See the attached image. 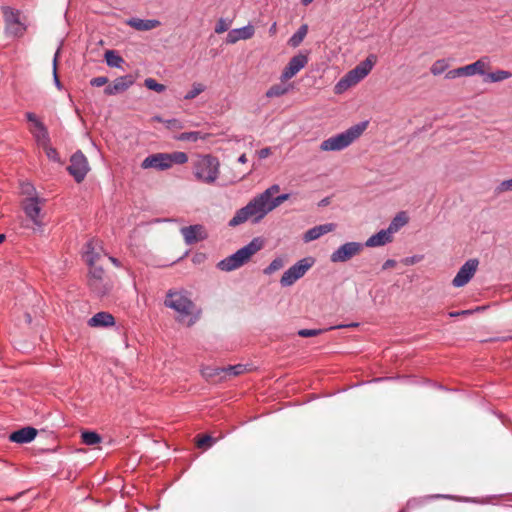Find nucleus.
I'll return each mask as SVG.
<instances>
[{
  "label": "nucleus",
  "instance_id": "20e7f679",
  "mask_svg": "<svg viewBox=\"0 0 512 512\" xmlns=\"http://www.w3.org/2000/svg\"><path fill=\"white\" fill-rule=\"evenodd\" d=\"M315 259L313 257H304L287 269L281 279L280 284L282 287H289L297 280L302 278L306 272L314 265Z\"/></svg>",
  "mask_w": 512,
  "mask_h": 512
},
{
  "label": "nucleus",
  "instance_id": "13d9d810",
  "mask_svg": "<svg viewBox=\"0 0 512 512\" xmlns=\"http://www.w3.org/2000/svg\"><path fill=\"white\" fill-rule=\"evenodd\" d=\"M358 323H350V324H339L333 327H330L329 329H342V328H350V327H357Z\"/></svg>",
  "mask_w": 512,
  "mask_h": 512
},
{
  "label": "nucleus",
  "instance_id": "a19ab883",
  "mask_svg": "<svg viewBox=\"0 0 512 512\" xmlns=\"http://www.w3.org/2000/svg\"><path fill=\"white\" fill-rule=\"evenodd\" d=\"M353 82L347 74L344 75L335 85V92L337 94L344 92L349 87L353 86Z\"/></svg>",
  "mask_w": 512,
  "mask_h": 512
},
{
  "label": "nucleus",
  "instance_id": "603ef678",
  "mask_svg": "<svg viewBox=\"0 0 512 512\" xmlns=\"http://www.w3.org/2000/svg\"><path fill=\"white\" fill-rule=\"evenodd\" d=\"M497 192L512 191V178L502 181L497 186Z\"/></svg>",
  "mask_w": 512,
  "mask_h": 512
},
{
  "label": "nucleus",
  "instance_id": "ddd939ff",
  "mask_svg": "<svg viewBox=\"0 0 512 512\" xmlns=\"http://www.w3.org/2000/svg\"><path fill=\"white\" fill-rule=\"evenodd\" d=\"M307 63V54L299 52L298 54L294 55L292 58H290L287 65L284 67L280 76V80L283 82L293 78L301 69L306 66Z\"/></svg>",
  "mask_w": 512,
  "mask_h": 512
},
{
  "label": "nucleus",
  "instance_id": "ea45409f",
  "mask_svg": "<svg viewBox=\"0 0 512 512\" xmlns=\"http://www.w3.org/2000/svg\"><path fill=\"white\" fill-rule=\"evenodd\" d=\"M206 89L202 83H193L192 89L184 95V100H192Z\"/></svg>",
  "mask_w": 512,
  "mask_h": 512
},
{
  "label": "nucleus",
  "instance_id": "a18cd8bd",
  "mask_svg": "<svg viewBox=\"0 0 512 512\" xmlns=\"http://www.w3.org/2000/svg\"><path fill=\"white\" fill-rule=\"evenodd\" d=\"M45 152H46V156L48 157L49 160H51L55 163L61 162L59 153L54 147H51V146L45 147Z\"/></svg>",
  "mask_w": 512,
  "mask_h": 512
},
{
  "label": "nucleus",
  "instance_id": "f03ea898",
  "mask_svg": "<svg viewBox=\"0 0 512 512\" xmlns=\"http://www.w3.org/2000/svg\"><path fill=\"white\" fill-rule=\"evenodd\" d=\"M369 122L367 120L361 121L346 131L336 134L321 143L320 148L323 151H340L348 147L354 140L366 130Z\"/></svg>",
  "mask_w": 512,
  "mask_h": 512
},
{
  "label": "nucleus",
  "instance_id": "9b49d317",
  "mask_svg": "<svg viewBox=\"0 0 512 512\" xmlns=\"http://www.w3.org/2000/svg\"><path fill=\"white\" fill-rule=\"evenodd\" d=\"M479 265L477 258L468 259L458 270L452 280V285L456 288L465 286L475 275Z\"/></svg>",
  "mask_w": 512,
  "mask_h": 512
},
{
  "label": "nucleus",
  "instance_id": "e433bc0d",
  "mask_svg": "<svg viewBox=\"0 0 512 512\" xmlns=\"http://www.w3.org/2000/svg\"><path fill=\"white\" fill-rule=\"evenodd\" d=\"M285 265V259L283 257H276L271 261V263L264 269V274L270 275L281 268H283Z\"/></svg>",
  "mask_w": 512,
  "mask_h": 512
},
{
  "label": "nucleus",
  "instance_id": "c85d7f7f",
  "mask_svg": "<svg viewBox=\"0 0 512 512\" xmlns=\"http://www.w3.org/2000/svg\"><path fill=\"white\" fill-rule=\"evenodd\" d=\"M307 32H308V25L307 24L301 25L298 28V30L289 38L288 44L293 48L298 47L302 43L305 36L307 35Z\"/></svg>",
  "mask_w": 512,
  "mask_h": 512
},
{
  "label": "nucleus",
  "instance_id": "6e6d98bb",
  "mask_svg": "<svg viewBox=\"0 0 512 512\" xmlns=\"http://www.w3.org/2000/svg\"><path fill=\"white\" fill-rule=\"evenodd\" d=\"M34 136H35L37 143L40 145H43V146L46 145L50 141V139L48 141L44 140L41 130H38V133L34 134Z\"/></svg>",
  "mask_w": 512,
  "mask_h": 512
},
{
  "label": "nucleus",
  "instance_id": "5fc2aeb1",
  "mask_svg": "<svg viewBox=\"0 0 512 512\" xmlns=\"http://www.w3.org/2000/svg\"><path fill=\"white\" fill-rule=\"evenodd\" d=\"M271 154V148L265 147L257 151L259 159H265Z\"/></svg>",
  "mask_w": 512,
  "mask_h": 512
},
{
  "label": "nucleus",
  "instance_id": "1a4fd4ad",
  "mask_svg": "<svg viewBox=\"0 0 512 512\" xmlns=\"http://www.w3.org/2000/svg\"><path fill=\"white\" fill-rule=\"evenodd\" d=\"M261 212L256 207L255 203L251 200L246 206L238 209L235 215L228 222L229 227H236L248 219H252V223H258L262 218H259Z\"/></svg>",
  "mask_w": 512,
  "mask_h": 512
},
{
  "label": "nucleus",
  "instance_id": "bb28decb",
  "mask_svg": "<svg viewBox=\"0 0 512 512\" xmlns=\"http://www.w3.org/2000/svg\"><path fill=\"white\" fill-rule=\"evenodd\" d=\"M485 63L480 59L471 64L461 67V71L464 76H473L475 74L485 75L484 72Z\"/></svg>",
  "mask_w": 512,
  "mask_h": 512
},
{
  "label": "nucleus",
  "instance_id": "de8ad7c7",
  "mask_svg": "<svg viewBox=\"0 0 512 512\" xmlns=\"http://www.w3.org/2000/svg\"><path fill=\"white\" fill-rule=\"evenodd\" d=\"M483 309H484L483 307H479L478 306L475 309H468V310H461V311H452V312H449L448 315H449V317L455 318V317L462 316V315H471L474 312L481 311Z\"/></svg>",
  "mask_w": 512,
  "mask_h": 512
},
{
  "label": "nucleus",
  "instance_id": "a878e982",
  "mask_svg": "<svg viewBox=\"0 0 512 512\" xmlns=\"http://www.w3.org/2000/svg\"><path fill=\"white\" fill-rule=\"evenodd\" d=\"M104 60L107 66L111 68H122L125 63L124 58L118 53V51L110 49L104 53Z\"/></svg>",
  "mask_w": 512,
  "mask_h": 512
},
{
  "label": "nucleus",
  "instance_id": "5701e85b",
  "mask_svg": "<svg viewBox=\"0 0 512 512\" xmlns=\"http://www.w3.org/2000/svg\"><path fill=\"white\" fill-rule=\"evenodd\" d=\"M392 241V235L387 229H382L370 236L363 244L366 247H379Z\"/></svg>",
  "mask_w": 512,
  "mask_h": 512
},
{
  "label": "nucleus",
  "instance_id": "774afa93",
  "mask_svg": "<svg viewBox=\"0 0 512 512\" xmlns=\"http://www.w3.org/2000/svg\"><path fill=\"white\" fill-rule=\"evenodd\" d=\"M6 239V235L5 234H0V244L3 243Z\"/></svg>",
  "mask_w": 512,
  "mask_h": 512
},
{
  "label": "nucleus",
  "instance_id": "6ab92c4d",
  "mask_svg": "<svg viewBox=\"0 0 512 512\" xmlns=\"http://www.w3.org/2000/svg\"><path fill=\"white\" fill-rule=\"evenodd\" d=\"M274 195L272 192L267 188L264 192H262L260 195L254 197L252 201L255 203L256 207L261 212V215L259 218H264L269 212H271L270 205L271 202L274 200Z\"/></svg>",
  "mask_w": 512,
  "mask_h": 512
},
{
  "label": "nucleus",
  "instance_id": "7ed1b4c3",
  "mask_svg": "<svg viewBox=\"0 0 512 512\" xmlns=\"http://www.w3.org/2000/svg\"><path fill=\"white\" fill-rule=\"evenodd\" d=\"M193 173L198 181L203 183H214L219 175V161L212 155L200 156L193 166Z\"/></svg>",
  "mask_w": 512,
  "mask_h": 512
},
{
  "label": "nucleus",
  "instance_id": "c03bdc74",
  "mask_svg": "<svg viewBox=\"0 0 512 512\" xmlns=\"http://www.w3.org/2000/svg\"><path fill=\"white\" fill-rule=\"evenodd\" d=\"M323 329H300L297 334L300 337L308 338V337H315L323 333Z\"/></svg>",
  "mask_w": 512,
  "mask_h": 512
},
{
  "label": "nucleus",
  "instance_id": "2f4dec72",
  "mask_svg": "<svg viewBox=\"0 0 512 512\" xmlns=\"http://www.w3.org/2000/svg\"><path fill=\"white\" fill-rule=\"evenodd\" d=\"M245 371H246V365L236 364V365H230L225 368H218V369H216V374L223 372L229 376H238V375L243 374Z\"/></svg>",
  "mask_w": 512,
  "mask_h": 512
},
{
  "label": "nucleus",
  "instance_id": "cd10ccee",
  "mask_svg": "<svg viewBox=\"0 0 512 512\" xmlns=\"http://www.w3.org/2000/svg\"><path fill=\"white\" fill-rule=\"evenodd\" d=\"M408 222V217L406 213L401 211L399 212L390 222L388 228H386L391 235L398 230H400L403 226H405Z\"/></svg>",
  "mask_w": 512,
  "mask_h": 512
},
{
  "label": "nucleus",
  "instance_id": "f704fd0d",
  "mask_svg": "<svg viewBox=\"0 0 512 512\" xmlns=\"http://www.w3.org/2000/svg\"><path fill=\"white\" fill-rule=\"evenodd\" d=\"M98 258H99V254L97 252H95V249H94V246H93V242L92 241H88L86 243V251H85L86 263L89 266H93Z\"/></svg>",
  "mask_w": 512,
  "mask_h": 512
},
{
  "label": "nucleus",
  "instance_id": "dca6fc26",
  "mask_svg": "<svg viewBox=\"0 0 512 512\" xmlns=\"http://www.w3.org/2000/svg\"><path fill=\"white\" fill-rule=\"evenodd\" d=\"M135 83V77L132 74H126L114 79L112 84L104 88V94L107 96L117 95L127 91Z\"/></svg>",
  "mask_w": 512,
  "mask_h": 512
},
{
  "label": "nucleus",
  "instance_id": "72a5a7b5",
  "mask_svg": "<svg viewBox=\"0 0 512 512\" xmlns=\"http://www.w3.org/2000/svg\"><path fill=\"white\" fill-rule=\"evenodd\" d=\"M60 53H61V46L58 47V49L56 50L55 54H54V57H53V63H52V66H53V82L56 86V88L58 90H61L62 89V83L59 79V76H58V60H59V57H60Z\"/></svg>",
  "mask_w": 512,
  "mask_h": 512
},
{
  "label": "nucleus",
  "instance_id": "7c9ffc66",
  "mask_svg": "<svg viewBox=\"0 0 512 512\" xmlns=\"http://www.w3.org/2000/svg\"><path fill=\"white\" fill-rule=\"evenodd\" d=\"M81 440L88 446L99 444L102 440L99 433L90 430H84L81 433Z\"/></svg>",
  "mask_w": 512,
  "mask_h": 512
},
{
  "label": "nucleus",
  "instance_id": "3c124183",
  "mask_svg": "<svg viewBox=\"0 0 512 512\" xmlns=\"http://www.w3.org/2000/svg\"><path fill=\"white\" fill-rule=\"evenodd\" d=\"M446 66L444 65L443 61H437L435 62L431 67V72L434 75H440L444 72Z\"/></svg>",
  "mask_w": 512,
  "mask_h": 512
},
{
  "label": "nucleus",
  "instance_id": "473e14b6",
  "mask_svg": "<svg viewBox=\"0 0 512 512\" xmlns=\"http://www.w3.org/2000/svg\"><path fill=\"white\" fill-rule=\"evenodd\" d=\"M26 119L27 121L31 122L34 124V126L38 129V130H41L42 131V136L44 137V140L45 141H48L49 140V134H48V131H47V128L46 126L37 118V116L33 113V112H27L26 113Z\"/></svg>",
  "mask_w": 512,
  "mask_h": 512
},
{
  "label": "nucleus",
  "instance_id": "412c9836",
  "mask_svg": "<svg viewBox=\"0 0 512 512\" xmlns=\"http://www.w3.org/2000/svg\"><path fill=\"white\" fill-rule=\"evenodd\" d=\"M336 224L334 223H326L318 226H314L307 230L303 236V240L305 242H311L318 238H320L322 235L327 234L329 232H332L335 230Z\"/></svg>",
  "mask_w": 512,
  "mask_h": 512
},
{
  "label": "nucleus",
  "instance_id": "c9c22d12",
  "mask_svg": "<svg viewBox=\"0 0 512 512\" xmlns=\"http://www.w3.org/2000/svg\"><path fill=\"white\" fill-rule=\"evenodd\" d=\"M511 76V73L506 70H497L494 72H490L486 74L485 81L490 82H500L508 79Z\"/></svg>",
  "mask_w": 512,
  "mask_h": 512
},
{
  "label": "nucleus",
  "instance_id": "f257e3e1",
  "mask_svg": "<svg viewBox=\"0 0 512 512\" xmlns=\"http://www.w3.org/2000/svg\"><path fill=\"white\" fill-rule=\"evenodd\" d=\"M264 241L260 237L253 238L248 244L233 254L219 261L216 267L225 272H231L246 264L251 257L263 248Z\"/></svg>",
  "mask_w": 512,
  "mask_h": 512
},
{
  "label": "nucleus",
  "instance_id": "2eb2a0df",
  "mask_svg": "<svg viewBox=\"0 0 512 512\" xmlns=\"http://www.w3.org/2000/svg\"><path fill=\"white\" fill-rule=\"evenodd\" d=\"M180 232L187 245L196 244L200 241L205 240L208 237V234L204 226L201 224L184 226L180 229Z\"/></svg>",
  "mask_w": 512,
  "mask_h": 512
},
{
  "label": "nucleus",
  "instance_id": "09e8293b",
  "mask_svg": "<svg viewBox=\"0 0 512 512\" xmlns=\"http://www.w3.org/2000/svg\"><path fill=\"white\" fill-rule=\"evenodd\" d=\"M228 28L229 23L224 18H220L216 23L215 32L218 34L224 33L228 30Z\"/></svg>",
  "mask_w": 512,
  "mask_h": 512
},
{
  "label": "nucleus",
  "instance_id": "79ce46f5",
  "mask_svg": "<svg viewBox=\"0 0 512 512\" xmlns=\"http://www.w3.org/2000/svg\"><path fill=\"white\" fill-rule=\"evenodd\" d=\"M201 138V132L199 131L183 132L177 137L178 140L187 142H196Z\"/></svg>",
  "mask_w": 512,
  "mask_h": 512
},
{
  "label": "nucleus",
  "instance_id": "bf43d9fd",
  "mask_svg": "<svg viewBox=\"0 0 512 512\" xmlns=\"http://www.w3.org/2000/svg\"><path fill=\"white\" fill-rule=\"evenodd\" d=\"M268 189H269V190L272 192V194L274 195V194H276L277 192H279L280 187H279V185H278V184H273V185H271Z\"/></svg>",
  "mask_w": 512,
  "mask_h": 512
},
{
  "label": "nucleus",
  "instance_id": "aec40b11",
  "mask_svg": "<svg viewBox=\"0 0 512 512\" xmlns=\"http://www.w3.org/2000/svg\"><path fill=\"white\" fill-rule=\"evenodd\" d=\"M114 324H115L114 316L111 313L105 312V311L97 312L88 320V325L90 327H96V328L111 327Z\"/></svg>",
  "mask_w": 512,
  "mask_h": 512
},
{
  "label": "nucleus",
  "instance_id": "338daca9",
  "mask_svg": "<svg viewBox=\"0 0 512 512\" xmlns=\"http://www.w3.org/2000/svg\"><path fill=\"white\" fill-rule=\"evenodd\" d=\"M460 500L465 501V502H476V500L472 499V498H460Z\"/></svg>",
  "mask_w": 512,
  "mask_h": 512
},
{
  "label": "nucleus",
  "instance_id": "9d476101",
  "mask_svg": "<svg viewBox=\"0 0 512 512\" xmlns=\"http://www.w3.org/2000/svg\"><path fill=\"white\" fill-rule=\"evenodd\" d=\"M363 247L364 245L360 242H346L339 246L334 252H332L330 255V260L333 263L347 262L355 255L359 254Z\"/></svg>",
  "mask_w": 512,
  "mask_h": 512
},
{
  "label": "nucleus",
  "instance_id": "e2e57ef3",
  "mask_svg": "<svg viewBox=\"0 0 512 512\" xmlns=\"http://www.w3.org/2000/svg\"><path fill=\"white\" fill-rule=\"evenodd\" d=\"M330 203V199L328 197L322 199L320 202H319V206H326Z\"/></svg>",
  "mask_w": 512,
  "mask_h": 512
},
{
  "label": "nucleus",
  "instance_id": "39448f33",
  "mask_svg": "<svg viewBox=\"0 0 512 512\" xmlns=\"http://www.w3.org/2000/svg\"><path fill=\"white\" fill-rule=\"evenodd\" d=\"M164 304L183 316L192 314L195 307L193 301L183 291H169Z\"/></svg>",
  "mask_w": 512,
  "mask_h": 512
},
{
  "label": "nucleus",
  "instance_id": "4c0bfd02",
  "mask_svg": "<svg viewBox=\"0 0 512 512\" xmlns=\"http://www.w3.org/2000/svg\"><path fill=\"white\" fill-rule=\"evenodd\" d=\"M169 155V162H170V168L173 164H185L188 161V156L185 152L182 151H175L172 153H168Z\"/></svg>",
  "mask_w": 512,
  "mask_h": 512
},
{
  "label": "nucleus",
  "instance_id": "f3484780",
  "mask_svg": "<svg viewBox=\"0 0 512 512\" xmlns=\"http://www.w3.org/2000/svg\"><path fill=\"white\" fill-rule=\"evenodd\" d=\"M143 169L154 168L164 171L170 168L168 153H155L147 156L141 163Z\"/></svg>",
  "mask_w": 512,
  "mask_h": 512
},
{
  "label": "nucleus",
  "instance_id": "423d86ee",
  "mask_svg": "<svg viewBox=\"0 0 512 512\" xmlns=\"http://www.w3.org/2000/svg\"><path fill=\"white\" fill-rule=\"evenodd\" d=\"M90 170L88 160L81 150H77L70 157V164L67 166L68 173L76 183H81Z\"/></svg>",
  "mask_w": 512,
  "mask_h": 512
},
{
  "label": "nucleus",
  "instance_id": "0e129e2a",
  "mask_svg": "<svg viewBox=\"0 0 512 512\" xmlns=\"http://www.w3.org/2000/svg\"><path fill=\"white\" fill-rule=\"evenodd\" d=\"M176 123H178L177 119H169V120H167V124H168L169 127L170 126L174 127L176 125Z\"/></svg>",
  "mask_w": 512,
  "mask_h": 512
},
{
  "label": "nucleus",
  "instance_id": "c756f323",
  "mask_svg": "<svg viewBox=\"0 0 512 512\" xmlns=\"http://www.w3.org/2000/svg\"><path fill=\"white\" fill-rule=\"evenodd\" d=\"M291 85L274 84L266 91L267 98L281 97L289 92Z\"/></svg>",
  "mask_w": 512,
  "mask_h": 512
},
{
  "label": "nucleus",
  "instance_id": "f8f14e48",
  "mask_svg": "<svg viewBox=\"0 0 512 512\" xmlns=\"http://www.w3.org/2000/svg\"><path fill=\"white\" fill-rule=\"evenodd\" d=\"M91 269L88 275V286L91 291L97 296H104L108 293V287L104 283V269L101 266H90Z\"/></svg>",
  "mask_w": 512,
  "mask_h": 512
},
{
  "label": "nucleus",
  "instance_id": "49530a36",
  "mask_svg": "<svg viewBox=\"0 0 512 512\" xmlns=\"http://www.w3.org/2000/svg\"><path fill=\"white\" fill-rule=\"evenodd\" d=\"M290 197L289 193H283L274 198V200L271 202L270 208L271 211L277 208L279 205L287 201Z\"/></svg>",
  "mask_w": 512,
  "mask_h": 512
},
{
  "label": "nucleus",
  "instance_id": "4be33fe9",
  "mask_svg": "<svg viewBox=\"0 0 512 512\" xmlns=\"http://www.w3.org/2000/svg\"><path fill=\"white\" fill-rule=\"evenodd\" d=\"M254 27L250 24L241 28L232 29L227 35V43H236L239 40H246L254 35Z\"/></svg>",
  "mask_w": 512,
  "mask_h": 512
},
{
  "label": "nucleus",
  "instance_id": "69168bd1",
  "mask_svg": "<svg viewBox=\"0 0 512 512\" xmlns=\"http://www.w3.org/2000/svg\"><path fill=\"white\" fill-rule=\"evenodd\" d=\"M30 190L35 192L34 186L31 184H27V187L25 188V192L28 193Z\"/></svg>",
  "mask_w": 512,
  "mask_h": 512
},
{
  "label": "nucleus",
  "instance_id": "864d4df0",
  "mask_svg": "<svg viewBox=\"0 0 512 512\" xmlns=\"http://www.w3.org/2000/svg\"><path fill=\"white\" fill-rule=\"evenodd\" d=\"M463 72L461 71V67L459 68H456V69H452V70H449L446 75H445V78L446 79H455V78H458V77H463Z\"/></svg>",
  "mask_w": 512,
  "mask_h": 512
},
{
  "label": "nucleus",
  "instance_id": "393cba45",
  "mask_svg": "<svg viewBox=\"0 0 512 512\" xmlns=\"http://www.w3.org/2000/svg\"><path fill=\"white\" fill-rule=\"evenodd\" d=\"M456 497L450 494H431L418 498H411L407 501V507L410 509L422 506L428 501L435 499H455Z\"/></svg>",
  "mask_w": 512,
  "mask_h": 512
},
{
  "label": "nucleus",
  "instance_id": "a211bd4d",
  "mask_svg": "<svg viewBox=\"0 0 512 512\" xmlns=\"http://www.w3.org/2000/svg\"><path fill=\"white\" fill-rule=\"evenodd\" d=\"M38 434L36 428L32 426H25L18 430L11 432L8 436L10 442L17 444H27L32 442Z\"/></svg>",
  "mask_w": 512,
  "mask_h": 512
},
{
  "label": "nucleus",
  "instance_id": "4d7b16f0",
  "mask_svg": "<svg viewBox=\"0 0 512 512\" xmlns=\"http://www.w3.org/2000/svg\"><path fill=\"white\" fill-rule=\"evenodd\" d=\"M396 265V261L393 260V259H388L384 262V264L382 265V269L383 270H387L389 268H392Z\"/></svg>",
  "mask_w": 512,
  "mask_h": 512
},
{
  "label": "nucleus",
  "instance_id": "b1692460",
  "mask_svg": "<svg viewBox=\"0 0 512 512\" xmlns=\"http://www.w3.org/2000/svg\"><path fill=\"white\" fill-rule=\"evenodd\" d=\"M126 24L138 31H149L158 27L160 21L156 19L130 18L126 21Z\"/></svg>",
  "mask_w": 512,
  "mask_h": 512
},
{
  "label": "nucleus",
  "instance_id": "052dcab7",
  "mask_svg": "<svg viewBox=\"0 0 512 512\" xmlns=\"http://www.w3.org/2000/svg\"><path fill=\"white\" fill-rule=\"evenodd\" d=\"M109 260L112 262V264H113L114 266H116V267H121V263H120V261H119L117 258H115V257H113V256H110V257H109Z\"/></svg>",
  "mask_w": 512,
  "mask_h": 512
},
{
  "label": "nucleus",
  "instance_id": "37998d69",
  "mask_svg": "<svg viewBox=\"0 0 512 512\" xmlns=\"http://www.w3.org/2000/svg\"><path fill=\"white\" fill-rule=\"evenodd\" d=\"M215 438H213L212 436L210 435H203L201 438H199V440L197 441V445L198 447L200 448H203V449H208L210 447L213 446V444L215 443Z\"/></svg>",
  "mask_w": 512,
  "mask_h": 512
},
{
  "label": "nucleus",
  "instance_id": "6e6552de",
  "mask_svg": "<svg viewBox=\"0 0 512 512\" xmlns=\"http://www.w3.org/2000/svg\"><path fill=\"white\" fill-rule=\"evenodd\" d=\"M44 200L37 195L25 198L21 207L26 215V217L33 222L35 226H37L38 230H41L43 227V223L41 221V203Z\"/></svg>",
  "mask_w": 512,
  "mask_h": 512
},
{
  "label": "nucleus",
  "instance_id": "4468645a",
  "mask_svg": "<svg viewBox=\"0 0 512 512\" xmlns=\"http://www.w3.org/2000/svg\"><path fill=\"white\" fill-rule=\"evenodd\" d=\"M376 61V56L370 54L364 61L355 66L352 70L347 72L346 74L351 79L353 84H357L362 79H364L372 70L374 63Z\"/></svg>",
  "mask_w": 512,
  "mask_h": 512
},
{
  "label": "nucleus",
  "instance_id": "8fccbe9b",
  "mask_svg": "<svg viewBox=\"0 0 512 512\" xmlns=\"http://www.w3.org/2000/svg\"><path fill=\"white\" fill-rule=\"evenodd\" d=\"M108 77L106 76H99V77H94L90 80V85L92 87H101V86H104L105 84L108 83Z\"/></svg>",
  "mask_w": 512,
  "mask_h": 512
},
{
  "label": "nucleus",
  "instance_id": "680f3d73",
  "mask_svg": "<svg viewBox=\"0 0 512 512\" xmlns=\"http://www.w3.org/2000/svg\"><path fill=\"white\" fill-rule=\"evenodd\" d=\"M248 161L247 157H246V154H241L239 157H238V162L241 163V164H245L246 162Z\"/></svg>",
  "mask_w": 512,
  "mask_h": 512
},
{
  "label": "nucleus",
  "instance_id": "0eeeda50",
  "mask_svg": "<svg viewBox=\"0 0 512 512\" xmlns=\"http://www.w3.org/2000/svg\"><path fill=\"white\" fill-rule=\"evenodd\" d=\"M6 32L12 36H22L27 27L20 19V11L11 7H3Z\"/></svg>",
  "mask_w": 512,
  "mask_h": 512
},
{
  "label": "nucleus",
  "instance_id": "58836bf2",
  "mask_svg": "<svg viewBox=\"0 0 512 512\" xmlns=\"http://www.w3.org/2000/svg\"><path fill=\"white\" fill-rule=\"evenodd\" d=\"M144 86L157 93H162L166 90V86L157 82L154 78H146L144 80Z\"/></svg>",
  "mask_w": 512,
  "mask_h": 512
}]
</instances>
